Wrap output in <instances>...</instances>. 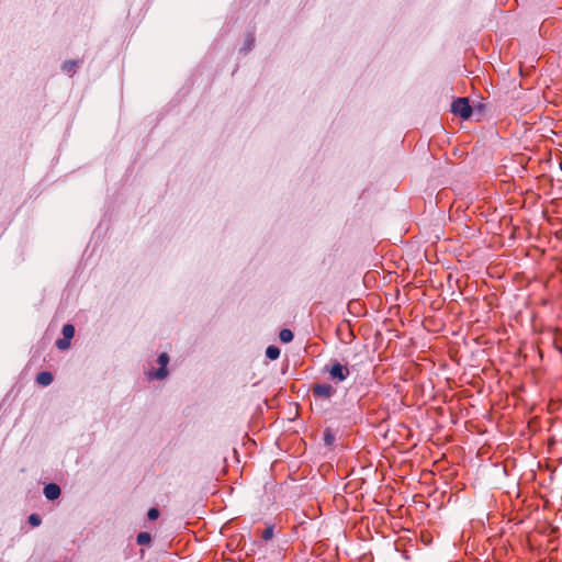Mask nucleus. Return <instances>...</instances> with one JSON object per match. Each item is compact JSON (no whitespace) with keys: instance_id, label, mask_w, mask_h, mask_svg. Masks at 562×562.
Listing matches in <instances>:
<instances>
[{"instance_id":"6e6552de","label":"nucleus","mask_w":562,"mask_h":562,"mask_svg":"<svg viewBox=\"0 0 562 562\" xmlns=\"http://www.w3.org/2000/svg\"><path fill=\"white\" fill-rule=\"evenodd\" d=\"M150 541H151V536L149 532H146V531L139 532L136 537V542L139 546H147L150 543Z\"/></svg>"},{"instance_id":"39448f33","label":"nucleus","mask_w":562,"mask_h":562,"mask_svg":"<svg viewBox=\"0 0 562 562\" xmlns=\"http://www.w3.org/2000/svg\"><path fill=\"white\" fill-rule=\"evenodd\" d=\"M61 490L55 483H49L44 487V495L47 499L54 501L60 496Z\"/></svg>"},{"instance_id":"1a4fd4ad","label":"nucleus","mask_w":562,"mask_h":562,"mask_svg":"<svg viewBox=\"0 0 562 562\" xmlns=\"http://www.w3.org/2000/svg\"><path fill=\"white\" fill-rule=\"evenodd\" d=\"M78 63L76 60H67L63 64L61 68L66 74L70 76L75 74Z\"/></svg>"},{"instance_id":"0eeeda50","label":"nucleus","mask_w":562,"mask_h":562,"mask_svg":"<svg viewBox=\"0 0 562 562\" xmlns=\"http://www.w3.org/2000/svg\"><path fill=\"white\" fill-rule=\"evenodd\" d=\"M323 440L326 447H333L336 441V436L333 429L325 428L323 434Z\"/></svg>"},{"instance_id":"f03ea898","label":"nucleus","mask_w":562,"mask_h":562,"mask_svg":"<svg viewBox=\"0 0 562 562\" xmlns=\"http://www.w3.org/2000/svg\"><path fill=\"white\" fill-rule=\"evenodd\" d=\"M329 376L333 381L342 382L349 375V368L341 364L337 360L331 361L330 367L327 369Z\"/></svg>"},{"instance_id":"9d476101","label":"nucleus","mask_w":562,"mask_h":562,"mask_svg":"<svg viewBox=\"0 0 562 562\" xmlns=\"http://www.w3.org/2000/svg\"><path fill=\"white\" fill-rule=\"evenodd\" d=\"M293 333L291 329L283 328L280 330L279 338L282 342H290L293 340Z\"/></svg>"},{"instance_id":"f257e3e1","label":"nucleus","mask_w":562,"mask_h":562,"mask_svg":"<svg viewBox=\"0 0 562 562\" xmlns=\"http://www.w3.org/2000/svg\"><path fill=\"white\" fill-rule=\"evenodd\" d=\"M451 111L463 120H468L472 115V108L467 98L456 99L451 104Z\"/></svg>"},{"instance_id":"9b49d317","label":"nucleus","mask_w":562,"mask_h":562,"mask_svg":"<svg viewBox=\"0 0 562 562\" xmlns=\"http://www.w3.org/2000/svg\"><path fill=\"white\" fill-rule=\"evenodd\" d=\"M266 356L267 358H269L270 360H276L279 358L280 356V349L276 346H269L267 349H266Z\"/></svg>"},{"instance_id":"f3484780","label":"nucleus","mask_w":562,"mask_h":562,"mask_svg":"<svg viewBox=\"0 0 562 562\" xmlns=\"http://www.w3.org/2000/svg\"><path fill=\"white\" fill-rule=\"evenodd\" d=\"M159 515L160 513L156 507L150 508L147 513V517L149 520H156L159 517Z\"/></svg>"},{"instance_id":"4468645a","label":"nucleus","mask_w":562,"mask_h":562,"mask_svg":"<svg viewBox=\"0 0 562 562\" xmlns=\"http://www.w3.org/2000/svg\"><path fill=\"white\" fill-rule=\"evenodd\" d=\"M255 42V37L252 34H248L247 38H246V43H245V46L241 48V50L244 53H247L251 49V46Z\"/></svg>"},{"instance_id":"ddd939ff","label":"nucleus","mask_w":562,"mask_h":562,"mask_svg":"<svg viewBox=\"0 0 562 562\" xmlns=\"http://www.w3.org/2000/svg\"><path fill=\"white\" fill-rule=\"evenodd\" d=\"M273 529L274 527L272 525H269L261 533V538L265 540V541H269L273 538Z\"/></svg>"},{"instance_id":"dca6fc26","label":"nucleus","mask_w":562,"mask_h":562,"mask_svg":"<svg viewBox=\"0 0 562 562\" xmlns=\"http://www.w3.org/2000/svg\"><path fill=\"white\" fill-rule=\"evenodd\" d=\"M69 340H70V339H66L65 337H63V338L58 339V340L56 341V346H57V348H58V349H60V350H65V349H67V348L70 346V341H69Z\"/></svg>"},{"instance_id":"7ed1b4c3","label":"nucleus","mask_w":562,"mask_h":562,"mask_svg":"<svg viewBox=\"0 0 562 562\" xmlns=\"http://www.w3.org/2000/svg\"><path fill=\"white\" fill-rule=\"evenodd\" d=\"M311 390L315 397L323 400H329L336 393L335 387L328 383H315Z\"/></svg>"},{"instance_id":"423d86ee","label":"nucleus","mask_w":562,"mask_h":562,"mask_svg":"<svg viewBox=\"0 0 562 562\" xmlns=\"http://www.w3.org/2000/svg\"><path fill=\"white\" fill-rule=\"evenodd\" d=\"M54 380V376L50 372L48 371H42L40 372L37 375H36V382L40 384V385H43V386H47L49 385Z\"/></svg>"},{"instance_id":"20e7f679","label":"nucleus","mask_w":562,"mask_h":562,"mask_svg":"<svg viewBox=\"0 0 562 562\" xmlns=\"http://www.w3.org/2000/svg\"><path fill=\"white\" fill-rule=\"evenodd\" d=\"M157 362L159 363L160 368L153 373V376L158 380L165 379L168 375V370H167V364L169 362L168 353L162 352L161 355H159Z\"/></svg>"},{"instance_id":"2eb2a0df","label":"nucleus","mask_w":562,"mask_h":562,"mask_svg":"<svg viewBox=\"0 0 562 562\" xmlns=\"http://www.w3.org/2000/svg\"><path fill=\"white\" fill-rule=\"evenodd\" d=\"M29 522H30V525H31V526H33V527H37V526H40V525H41L42 519H41L40 515H37V514H31V515L29 516Z\"/></svg>"},{"instance_id":"f8f14e48","label":"nucleus","mask_w":562,"mask_h":562,"mask_svg":"<svg viewBox=\"0 0 562 562\" xmlns=\"http://www.w3.org/2000/svg\"><path fill=\"white\" fill-rule=\"evenodd\" d=\"M75 335V327L71 324H66L63 327V336L66 339H71Z\"/></svg>"}]
</instances>
